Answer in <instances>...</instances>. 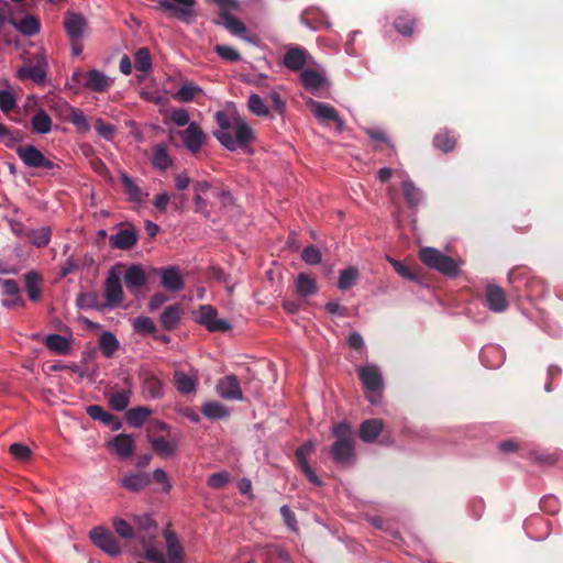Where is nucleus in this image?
Wrapping results in <instances>:
<instances>
[{
	"label": "nucleus",
	"mask_w": 563,
	"mask_h": 563,
	"mask_svg": "<svg viewBox=\"0 0 563 563\" xmlns=\"http://www.w3.org/2000/svg\"><path fill=\"white\" fill-rule=\"evenodd\" d=\"M133 330L142 335H154L156 325L154 321L147 316H139L133 320Z\"/></svg>",
	"instance_id": "nucleus-55"
},
{
	"label": "nucleus",
	"mask_w": 563,
	"mask_h": 563,
	"mask_svg": "<svg viewBox=\"0 0 563 563\" xmlns=\"http://www.w3.org/2000/svg\"><path fill=\"white\" fill-rule=\"evenodd\" d=\"M87 21L81 13L67 12L64 19V27L67 35L73 40H79L82 37Z\"/></svg>",
	"instance_id": "nucleus-24"
},
{
	"label": "nucleus",
	"mask_w": 563,
	"mask_h": 563,
	"mask_svg": "<svg viewBox=\"0 0 563 563\" xmlns=\"http://www.w3.org/2000/svg\"><path fill=\"white\" fill-rule=\"evenodd\" d=\"M18 157L30 168H41L44 154L34 145L27 144L15 148Z\"/></svg>",
	"instance_id": "nucleus-28"
},
{
	"label": "nucleus",
	"mask_w": 563,
	"mask_h": 563,
	"mask_svg": "<svg viewBox=\"0 0 563 563\" xmlns=\"http://www.w3.org/2000/svg\"><path fill=\"white\" fill-rule=\"evenodd\" d=\"M119 175L128 200L135 205H143L148 192L143 191L125 170H120Z\"/></svg>",
	"instance_id": "nucleus-22"
},
{
	"label": "nucleus",
	"mask_w": 563,
	"mask_h": 563,
	"mask_svg": "<svg viewBox=\"0 0 563 563\" xmlns=\"http://www.w3.org/2000/svg\"><path fill=\"white\" fill-rule=\"evenodd\" d=\"M152 410L144 406L131 408L125 413L126 422L132 428H141Z\"/></svg>",
	"instance_id": "nucleus-47"
},
{
	"label": "nucleus",
	"mask_w": 563,
	"mask_h": 563,
	"mask_svg": "<svg viewBox=\"0 0 563 563\" xmlns=\"http://www.w3.org/2000/svg\"><path fill=\"white\" fill-rule=\"evenodd\" d=\"M52 125V119L44 109H38L31 119L33 132L40 135L49 133Z\"/></svg>",
	"instance_id": "nucleus-41"
},
{
	"label": "nucleus",
	"mask_w": 563,
	"mask_h": 563,
	"mask_svg": "<svg viewBox=\"0 0 563 563\" xmlns=\"http://www.w3.org/2000/svg\"><path fill=\"white\" fill-rule=\"evenodd\" d=\"M214 121L219 129L214 130L212 135L225 150H241L244 154H254L251 143L255 140V133L249 123L239 117L230 119L223 110L214 113Z\"/></svg>",
	"instance_id": "nucleus-1"
},
{
	"label": "nucleus",
	"mask_w": 563,
	"mask_h": 563,
	"mask_svg": "<svg viewBox=\"0 0 563 563\" xmlns=\"http://www.w3.org/2000/svg\"><path fill=\"white\" fill-rule=\"evenodd\" d=\"M316 280L305 273H300L296 279V291L300 297L307 298L317 292Z\"/></svg>",
	"instance_id": "nucleus-50"
},
{
	"label": "nucleus",
	"mask_w": 563,
	"mask_h": 563,
	"mask_svg": "<svg viewBox=\"0 0 563 563\" xmlns=\"http://www.w3.org/2000/svg\"><path fill=\"white\" fill-rule=\"evenodd\" d=\"M151 52L147 47H140L134 53V66L139 71L148 73L152 69Z\"/></svg>",
	"instance_id": "nucleus-53"
},
{
	"label": "nucleus",
	"mask_w": 563,
	"mask_h": 563,
	"mask_svg": "<svg viewBox=\"0 0 563 563\" xmlns=\"http://www.w3.org/2000/svg\"><path fill=\"white\" fill-rule=\"evenodd\" d=\"M123 282L131 292L139 291L147 283V276L140 264L130 265L123 275Z\"/></svg>",
	"instance_id": "nucleus-23"
},
{
	"label": "nucleus",
	"mask_w": 563,
	"mask_h": 563,
	"mask_svg": "<svg viewBox=\"0 0 563 563\" xmlns=\"http://www.w3.org/2000/svg\"><path fill=\"white\" fill-rule=\"evenodd\" d=\"M485 301L487 308L496 313L507 310L508 301L504 289L496 284H487L485 288Z\"/></svg>",
	"instance_id": "nucleus-19"
},
{
	"label": "nucleus",
	"mask_w": 563,
	"mask_h": 563,
	"mask_svg": "<svg viewBox=\"0 0 563 563\" xmlns=\"http://www.w3.org/2000/svg\"><path fill=\"white\" fill-rule=\"evenodd\" d=\"M163 537L165 539L167 558L156 550L154 545L146 549L143 556L151 563H185L184 548L177 534L167 528L163 531Z\"/></svg>",
	"instance_id": "nucleus-5"
},
{
	"label": "nucleus",
	"mask_w": 563,
	"mask_h": 563,
	"mask_svg": "<svg viewBox=\"0 0 563 563\" xmlns=\"http://www.w3.org/2000/svg\"><path fill=\"white\" fill-rule=\"evenodd\" d=\"M183 314L184 310L179 303L167 306L159 316L161 327L168 332L175 330L179 325Z\"/></svg>",
	"instance_id": "nucleus-29"
},
{
	"label": "nucleus",
	"mask_w": 563,
	"mask_h": 563,
	"mask_svg": "<svg viewBox=\"0 0 563 563\" xmlns=\"http://www.w3.org/2000/svg\"><path fill=\"white\" fill-rule=\"evenodd\" d=\"M529 287V292H525L527 300L543 298L549 294V285L539 277L533 276L532 283Z\"/></svg>",
	"instance_id": "nucleus-56"
},
{
	"label": "nucleus",
	"mask_w": 563,
	"mask_h": 563,
	"mask_svg": "<svg viewBox=\"0 0 563 563\" xmlns=\"http://www.w3.org/2000/svg\"><path fill=\"white\" fill-rule=\"evenodd\" d=\"M148 441L154 452L161 457H170L176 452V445L163 437L150 438Z\"/></svg>",
	"instance_id": "nucleus-49"
},
{
	"label": "nucleus",
	"mask_w": 563,
	"mask_h": 563,
	"mask_svg": "<svg viewBox=\"0 0 563 563\" xmlns=\"http://www.w3.org/2000/svg\"><path fill=\"white\" fill-rule=\"evenodd\" d=\"M112 526L115 533L124 540H136L137 534L134 529L133 522H129L123 518H114L112 520Z\"/></svg>",
	"instance_id": "nucleus-52"
},
{
	"label": "nucleus",
	"mask_w": 563,
	"mask_h": 563,
	"mask_svg": "<svg viewBox=\"0 0 563 563\" xmlns=\"http://www.w3.org/2000/svg\"><path fill=\"white\" fill-rule=\"evenodd\" d=\"M301 260L308 265H318L322 261V254L317 246L308 245L301 252Z\"/></svg>",
	"instance_id": "nucleus-62"
},
{
	"label": "nucleus",
	"mask_w": 563,
	"mask_h": 563,
	"mask_svg": "<svg viewBox=\"0 0 563 563\" xmlns=\"http://www.w3.org/2000/svg\"><path fill=\"white\" fill-rule=\"evenodd\" d=\"M44 344L55 354L66 355L70 351L71 338H67L58 333H48L45 336Z\"/></svg>",
	"instance_id": "nucleus-34"
},
{
	"label": "nucleus",
	"mask_w": 563,
	"mask_h": 563,
	"mask_svg": "<svg viewBox=\"0 0 563 563\" xmlns=\"http://www.w3.org/2000/svg\"><path fill=\"white\" fill-rule=\"evenodd\" d=\"M125 384L129 386L128 389L117 391V393L112 394L109 398V404H110L111 408L115 411L125 410L130 404V397L132 395V391H131V383H130L129 378H125Z\"/></svg>",
	"instance_id": "nucleus-48"
},
{
	"label": "nucleus",
	"mask_w": 563,
	"mask_h": 563,
	"mask_svg": "<svg viewBox=\"0 0 563 563\" xmlns=\"http://www.w3.org/2000/svg\"><path fill=\"white\" fill-rule=\"evenodd\" d=\"M22 141L20 131H11L9 128L0 122V143L7 147L12 148L15 144Z\"/></svg>",
	"instance_id": "nucleus-58"
},
{
	"label": "nucleus",
	"mask_w": 563,
	"mask_h": 563,
	"mask_svg": "<svg viewBox=\"0 0 563 563\" xmlns=\"http://www.w3.org/2000/svg\"><path fill=\"white\" fill-rule=\"evenodd\" d=\"M334 442L330 446L332 461L340 467H350L356 462L355 437L347 421L334 423L331 429Z\"/></svg>",
	"instance_id": "nucleus-2"
},
{
	"label": "nucleus",
	"mask_w": 563,
	"mask_h": 563,
	"mask_svg": "<svg viewBox=\"0 0 563 563\" xmlns=\"http://www.w3.org/2000/svg\"><path fill=\"white\" fill-rule=\"evenodd\" d=\"M25 239L37 249L45 247L51 242L52 229L48 225L38 229H27Z\"/></svg>",
	"instance_id": "nucleus-38"
},
{
	"label": "nucleus",
	"mask_w": 563,
	"mask_h": 563,
	"mask_svg": "<svg viewBox=\"0 0 563 563\" xmlns=\"http://www.w3.org/2000/svg\"><path fill=\"white\" fill-rule=\"evenodd\" d=\"M416 21L409 15H399L394 21V26L402 36H411Z\"/></svg>",
	"instance_id": "nucleus-59"
},
{
	"label": "nucleus",
	"mask_w": 563,
	"mask_h": 563,
	"mask_svg": "<svg viewBox=\"0 0 563 563\" xmlns=\"http://www.w3.org/2000/svg\"><path fill=\"white\" fill-rule=\"evenodd\" d=\"M16 107V98L11 90L0 89V110L3 113L11 112Z\"/></svg>",
	"instance_id": "nucleus-63"
},
{
	"label": "nucleus",
	"mask_w": 563,
	"mask_h": 563,
	"mask_svg": "<svg viewBox=\"0 0 563 563\" xmlns=\"http://www.w3.org/2000/svg\"><path fill=\"white\" fill-rule=\"evenodd\" d=\"M76 307L80 310L93 309L98 312H104L106 310L96 291L79 292L76 297Z\"/></svg>",
	"instance_id": "nucleus-36"
},
{
	"label": "nucleus",
	"mask_w": 563,
	"mask_h": 563,
	"mask_svg": "<svg viewBox=\"0 0 563 563\" xmlns=\"http://www.w3.org/2000/svg\"><path fill=\"white\" fill-rule=\"evenodd\" d=\"M456 144V139L449 130H443L433 137V145L435 148L443 153L453 151Z\"/></svg>",
	"instance_id": "nucleus-51"
},
{
	"label": "nucleus",
	"mask_w": 563,
	"mask_h": 563,
	"mask_svg": "<svg viewBox=\"0 0 563 563\" xmlns=\"http://www.w3.org/2000/svg\"><path fill=\"white\" fill-rule=\"evenodd\" d=\"M91 542L111 558H118L122 553L121 545L109 529L98 526L90 530Z\"/></svg>",
	"instance_id": "nucleus-6"
},
{
	"label": "nucleus",
	"mask_w": 563,
	"mask_h": 563,
	"mask_svg": "<svg viewBox=\"0 0 563 563\" xmlns=\"http://www.w3.org/2000/svg\"><path fill=\"white\" fill-rule=\"evenodd\" d=\"M214 52L219 57L231 63H236L242 58L240 52L236 48L224 44L217 45L214 47Z\"/></svg>",
	"instance_id": "nucleus-61"
},
{
	"label": "nucleus",
	"mask_w": 563,
	"mask_h": 563,
	"mask_svg": "<svg viewBox=\"0 0 563 563\" xmlns=\"http://www.w3.org/2000/svg\"><path fill=\"white\" fill-rule=\"evenodd\" d=\"M358 269L354 266H349L339 272L338 288L342 291H346L355 286L358 282Z\"/></svg>",
	"instance_id": "nucleus-45"
},
{
	"label": "nucleus",
	"mask_w": 563,
	"mask_h": 563,
	"mask_svg": "<svg viewBox=\"0 0 563 563\" xmlns=\"http://www.w3.org/2000/svg\"><path fill=\"white\" fill-rule=\"evenodd\" d=\"M196 0H158V8L170 11L185 23L194 22Z\"/></svg>",
	"instance_id": "nucleus-11"
},
{
	"label": "nucleus",
	"mask_w": 563,
	"mask_h": 563,
	"mask_svg": "<svg viewBox=\"0 0 563 563\" xmlns=\"http://www.w3.org/2000/svg\"><path fill=\"white\" fill-rule=\"evenodd\" d=\"M507 278L512 296L517 299H527L525 292H529V286L533 279L531 271L527 267H514L509 271Z\"/></svg>",
	"instance_id": "nucleus-9"
},
{
	"label": "nucleus",
	"mask_w": 563,
	"mask_h": 563,
	"mask_svg": "<svg viewBox=\"0 0 563 563\" xmlns=\"http://www.w3.org/2000/svg\"><path fill=\"white\" fill-rule=\"evenodd\" d=\"M86 77L85 88L95 92H104L113 84L112 78L98 69L88 70Z\"/></svg>",
	"instance_id": "nucleus-27"
},
{
	"label": "nucleus",
	"mask_w": 563,
	"mask_h": 563,
	"mask_svg": "<svg viewBox=\"0 0 563 563\" xmlns=\"http://www.w3.org/2000/svg\"><path fill=\"white\" fill-rule=\"evenodd\" d=\"M133 525L137 534V542L143 547L144 552L156 538L157 523L148 514H143L133 517Z\"/></svg>",
	"instance_id": "nucleus-7"
},
{
	"label": "nucleus",
	"mask_w": 563,
	"mask_h": 563,
	"mask_svg": "<svg viewBox=\"0 0 563 563\" xmlns=\"http://www.w3.org/2000/svg\"><path fill=\"white\" fill-rule=\"evenodd\" d=\"M218 395L227 400H243L240 382L235 375H227L220 378L216 385Z\"/></svg>",
	"instance_id": "nucleus-17"
},
{
	"label": "nucleus",
	"mask_w": 563,
	"mask_h": 563,
	"mask_svg": "<svg viewBox=\"0 0 563 563\" xmlns=\"http://www.w3.org/2000/svg\"><path fill=\"white\" fill-rule=\"evenodd\" d=\"M161 278V285L169 291H180L185 287L184 278L178 266L169 265L161 267L157 271Z\"/></svg>",
	"instance_id": "nucleus-18"
},
{
	"label": "nucleus",
	"mask_w": 563,
	"mask_h": 563,
	"mask_svg": "<svg viewBox=\"0 0 563 563\" xmlns=\"http://www.w3.org/2000/svg\"><path fill=\"white\" fill-rule=\"evenodd\" d=\"M174 384L179 394L189 395L196 391L198 380L195 376H190L181 371H175Z\"/></svg>",
	"instance_id": "nucleus-37"
},
{
	"label": "nucleus",
	"mask_w": 563,
	"mask_h": 563,
	"mask_svg": "<svg viewBox=\"0 0 563 563\" xmlns=\"http://www.w3.org/2000/svg\"><path fill=\"white\" fill-rule=\"evenodd\" d=\"M402 177V194L410 210H417L426 199V195L421 188H419L406 172H401Z\"/></svg>",
	"instance_id": "nucleus-15"
},
{
	"label": "nucleus",
	"mask_w": 563,
	"mask_h": 563,
	"mask_svg": "<svg viewBox=\"0 0 563 563\" xmlns=\"http://www.w3.org/2000/svg\"><path fill=\"white\" fill-rule=\"evenodd\" d=\"M213 24L223 26L230 34L242 36L246 32L245 24L235 15L228 12H219V18L213 20Z\"/></svg>",
	"instance_id": "nucleus-32"
},
{
	"label": "nucleus",
	"mask_w": 563,
	"mask_h": 563,
	"mask_svg": "<svg viewBox=\"0 0 563 563\" xmlns=\"http://www.w3.org/2000/svg\"><path fill=\"white\" fill-rule=\"evenodd\" d=\"M137 239L139 235L135 228L121 229L110 236V245L112 249L128 251L136 245Z\"/></svg>",
	"instance_id": "nucleus-25"
},
{
	"label": "nucleus",
	"mask_w": 563,
	"mask_h": 563,
	"mask_svg": "<svg viewBox=\"0 0 563 563\" xmlns=\"http://www.w3.org/2000/svg\"><path fill=\"white\" fill-rule=\"evenodd\" d=\"M104 297L106 302H103V307H106V309H113L123 301L121 280L113 269L109 272L104 282Z\"/></svg>",
	"instance_id": "nucleus-14"
},
{
	"label": "nucleus",
	"mask_w": 563,
	"mask_h": 563,
	"mask_svg": "<svg viewBox=\"0 0 563 563\" xmlns=\"http://www.w3.org/2000/svg\"><path fill=\"white\" fill-rule=\"evenodd\" d=\"M506 358L505 350L498 344H487L479 352L482 364L490 369L500 367Z\"/></svg>",
	"instance_id": "nucleus-20"
},
{
	"label": "nucleus",
	"mask_w": 563,
	"mask_h": 563,
	"mask_svg": "<svg viewBox=\"0 0 563 563\" xmlns=\"http://www.w3.org/2000/svg\"><path fill=\"white\" fill-rule=\"evenodd\" d=\"M152 165L155 169L166 170L173 165V161L164 144H157L153 148Z\"/></svg>",
	"instance_id": "nucleus-46"
},
{
	"label": "nucleus",
	"mask_w": 563,
	"mask_h": 563,
	"mask_svg": "<svg viewBox=\"0 0 563 563\" xmlns=\"http://www.w3.org/2000/svg\"><path fill=\"white\" fill-rule=\"evenodd\" d=\"M20 78H30L37 85L45 84L47 79L45 65H23L18 70Z\"/></svg>",
	"instance_id": "nucleus-40"
},
{
	"label": "nucleus",
	"mask_w": 563,
	"mask_h": 563,
	"mask_svg": "<svg viewBox=\"0 0 563 563\" xmlns=\"http://www.w3.org/2000/svg\"><path fill=\"white\" fill-rule=\"evenodd\" d=\"M300 80L305 89L312 95H317L327 84L325 76L312 68L303 69L300 73Z\"/></svg>",
	"instance_id": "nucleus-31"
},
{
	"label": "nucleus",
	"mask_w": 563,
	"mask_h": 563,
	"mask_svg": "<svg viewBox=\"0 0 563 563\" xmlns=\"http://www.w3.org/2000/svg\"><path fill=\"white\" fill-rule=\"evenodd\" d=\"M99 346L102 355L110 358L119 350L120 342L111 331H104L99 338Z\"/></svg>",
	"instance_id": "nucleus-43"
},
{
	"label": "nucleus",
	"mask_w": 563,
	"mask_h": 563,
	"mask_svg": "<svg viewBox=\"0 0 563 563\" xmlns=\"http://www.w3.org/2000/svg\"><path fill=\"white\" fill-rule=\"evenodd\" d=\"M69 120L81 132H86L90 129L86 115L79 109L70 108Z\"/></svg>",
	"instance_id": "nucleus-64"
},
{
	"label": "nucleus",
	"mask_w": 563,
	"mask_h": 563,
	"mask_svg": "<svg viewBox=\"0 0 563 563\" xmlns=\"http://www.w3.org/2000/svg\"><path fill=\"white\" fill-rule=\"evenodd\" d=\"M306 104L313 112L314 118L321 123H327L329 121L334 122L335 130L338 133H342L344 130V121L340 117L336 109L329 103H324L321 101L313 100L311 98L306 100Z\"/></svg>",
	"instance_id": "nucleus-8"
},
{
	"label": "nucleus",
	"mask_w": 563,
	"mask_h": 563,
	"mask_svg": "<svg viewBox=\"0 0 563 563\" xmlns=\"http://www.w3.org/2000/svg\"><path fill=\"white\" fill-rule=\"evenodd\" d=\"M197 92H202V88L192 82H185L179 90L173 96L174 99H177L180 102H191Z\"/></svg>",
	"instance_id": "nucleus-57"
},
{
	"label": "nucleus",
	"mask_w": 563,
	"mask_h": 563,
	"mask_svg": "<svg viewBox=\"0 0 563 563\" xmlns=\"http://www.w3.org/2000/svg\"><path fill=\"white\" fill-rule=\"evenodd\" d=\"M387 261L391 264L395 272L405 279L419 282V277L402 262L387 256Z\"/></svg>",
	"instance_id": "nucleus-60"
},
{
	"label": "nucleus",
	"mask_w": 563,
	"mask_h": 563,
	"mask_svg": "<svg viewBox=\"0 0 563 563\" xmlns=\"http://www.w3.org/2000/svg\"><path fill=\"white\" fill-rule=\"evenodd\" d=\"M247 107L249 110L257 117H269L271 114L269 108L266 106L264 99L255 92L249 96Z\"/></svg>",
	"instance_id": "nucleus-54"
},
{
	"label": "nucleus",
	"mask_w": 563,
	"mask_h": 563,
	"mask_svg": "<svg viewBox=\"0 0 563 563\" xmlns=\"http://www.w3.org/2000/svg\"><path fill=\"white\" fill-rule=\"evenodd\" d=\"M178 134L181 137L185 148L191 154H197L201 151L207 137L200 125L195 121L190 122L189 125L185 130L179 131Z\"/></svg>",
	"instance_id": "nucleus-13"
},
{
	"label": "nucleus",
	"mask_w": 563,
	"mask_h": 563,
	"mask_svg": "<svg viewBox=\"0 0 563 563\" xmlns=\"http://www.w3.org/2000/svg\"><path fill=\"white\" fill-rule=\"evenodd\" d=\"M314 451V442L312 440H308L302 445L298 446L295 451V457L298 463V467L306 476V478L313 484L314 486H321L322 481L316 474L313 468L310 466L308 457Z\"/></svg>",
	"instance_id": "nucleus-12"
},
{
	"label": "nucleus",
	"mask_w": 563,
	"mask_h": 563,
	"mask_svg": "<svg viewBox=\"0 0 563 563\" xmlns=\"http://www.w3.org/2000/svg\"><path fill=\"white\" fill-rule=\"evenodd\" d=\"M202 415L210 420H222L229 417V409L219 401H206L201 406Z\"/></svg>",
	"instance_id": "nucleus-42"
},
{
	"label": "nucleus",
	"mask_w": 563,
	"mask_h": 563,
	"mask_svg": "<svg viewBox=\"0 0 563 563\" xmlns=\"http://www.w3.org/2000/svg\"><path fill=\"white\" fill-rule=\"evenodd\" d=\"M11 26H13L16 31H19L24 36H34L41 30L40 20L33 15H26L20 21H16L13 18V22H11Z\"/></svg>",
	"instance_id": "nucleus-39"
},
{
	"label": "nucleus",
	"mask_w": 563,
	"mask_h": 563,
	"mask_svg": "<svg viewBox=\"0 0 563 563\" xmlns=\"http://www.w3.org/2000/svg\"><path fill=\"white\" fill-rule=\"evenodd\" d=\"M362 383L365 397L371 405H379L383 398L385 382L380 367L375 363H366L355 368Z\"/></svg>",
	"instance_id": "nucleus-3"
},
{
	"label": "nucleus",
	"mask_w": 563,
	"mask_h": 563,
	"mask_svg": "<svg viewBox=\"0 0 563 563\" xmlns=\"http://www.w3.org/2000/svg\"><path fill=\"white\" fill-rule=\"evenodd\" d=\"M195 320L211 332H222L231 329L230 322L224 318H218V310L211 305L200 306Z\"/></svg>",
	"instance_id": "nucleus-10"
},
{
	"label": "nucleus",
	"mask_w": 563,
	"mask_h": 563,
	"mask_svg": "<svg viewBox=\"0 0 563 563\" xmlns=\"http://www.w3.org/2000/svg\"><path fill=\"white\" fill-rule=\"evenodd\" d=\"M310 57L308 51L299 45H290L283 57V66L291 71L303 70Z\"/></svg>",
	"instance_id": "nucleus-16"
},
{
	"label": "nucleus",
	"mask_w": 563,
	"mask_h": 563,
	"mask_svg": "<svg viewBox=\"0 0 563 563\" xmlns=\"http://www.w3.org/2000/svg\"><path fill=\"white\" fill-rule=\"evenodd\" d=\"M300 22L311 31L331 26L328 15L321 9L314 7L303 10L300 15Z\"/></svg>",
	"instance_id": "nucleus-21"
},
{
	"label": "nucleus",
	"mask_w": 563,
	"mask_h": 563,
	"mask_svg": "<svg viewBox=\"0 0 563 563\" xmlns=\"http://www.w3.org/2000/svg\"><path fill=\"white\" fill-rule=\"evenodd\" d=\"M41 276L35 271H30L24 275L25 291L31 301L36 302L41 298L40 289Z\"/></svg>",
	"instance_id": "nucleus-44"
},
{
	"label": "nucleus",
	"mask_w": 563,
	"mask_h": 563,
	"mask_svg": "<svg viewBox=\"0 0 563 563\" xmlns=\"http://www.w3.org/2000/svg\"><path fill=\"white\" fill-rule=\"evenodd\" d=\"M109 446L124 461L132 456L135 443L131 434L119 433L109 442Z\"/></svg>",
	"instance_id": "nucleus-26"
},
{
	"label": "nucleus",
	"mask_w": 563,
	"mask_h": 563,
	"mask_svg": "<svg viewBox=\"0 0 563 563\" xmlns=\"http://www.w3.org/2000/svg\"><path fill=\"white\" fill-rule=\"evenodd\" d=\"M419 260L429 268H432L440 274L454 278L460 275V267L462 261H456L453 257L442 253L440 250L431 246L422 247L419 252Z\"/></svg>",
	"instance_id": "nucleus-4"
},
{
	"label": "nucleus",
	"mask_w": 563,
	"mask_h": 563,
	"mask_svg": "<svg viewBox=\"0 0 563 563\" xmlns=\"http://www.w3.org/2000/svg\"><path fill=\"white\" fill-rule=\"evenodd\" d=\"M384 422L382 419L373 418L364 420L358 429V437L365 443H373L383 431Z\"/></svg>",
	"instance_id": "nucleus-33"
},
{
	"label": "nucleus",
	"mask_w": 563,
	"mask_h": 563,
	"mask_svg": "<svg viewBox=\"0 0 563 563\" xmlns=\"http://www.w3.org/2000/svg\"><path fill=\"white\" fill-rule=\"evenodd\" d=\"M142 393L147 399H161L164 397V385L158 377L148 375L142 382Z\"/></svg>",
	"instance_id": "nucleus-35"
},
{
	"label": "nucleus",
	"mask_w": 563,
	"mask_h": 563,
	"mask_svg": "<svg viewBox=\"0 0 563 563\" xmlns=\"http://www.w3.org/2000/svg\"><path fill=\"white\" fill-rule=\"evenodd\" d=\"M120 484L129 492L139 493L151 484V475L144 472H130L120 478Z\"/></svg>",
	"instance_id": "nucleus-30"
}]
</instances>
